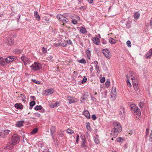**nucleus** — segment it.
<instances>
[{"label": "nucleus", "mask_w": 152, "mask_h": 152, "mask_svg": "<svg viewBox=\"0 0 152 152\" xmlns=\"http://www.w3.org/2000/svg\"><path fill=\"white\" fill-rule=\"evenodd\" d=\"M90 52V50H87L86 51L87 55L88 56V58L89 59H90V56L91 55Z\"/></svg>", "instance_id": "c9c22d12"}, {"label": "nucleus", "mask_w": 152, "mask_h": 152, "mask_svg": "<svg viewBox=\"0 0 152 152\" xmlns=\"http://www.w3.org/2000/svg\"><path fill=\"white\" fill-rule=\"evenodd\" d=\"M15 107L17 109L22 110L23 108V105L20 103H16Z\"/></svg>", "instance_id": "f8f14e48"}, {"label": "nucleus", "mask_w": 152, "mask_h": 152, "mask_svg": "<svg viewBox=\"0 0 152 152\" xmlns=\"http://www.w3.org/2000/svg\"><path fill=\"white\" fill-rule=\"evenodd\" d=\"M139 105L141 108H142L143 107V103L142 102H141L140 103Z\"/></svg>", "instance_id": "69168bd1"}, {"label": "nucleus", "mask_w": 152, "mask_h": 152, "mask_svg": "<svg viewBox=\"0 0 152 152\" xmlns=\"http://www.w3.org/2000/svg\"><path fill=\"white\" fill-rule=\"evenodd\" d=\"M110 84V80L109 79H107V81L105 83V85L107 87H108Z\"/></svg>", "instance_id": "f704fd0d"}, {"label": "nucleus", "mask_w": 152, "mask_h": 152, "mask_svg": "<svg viewBox=\"0 0 152 152\" xmlns=\"http://www.w3.org/2000/svg\"><path fill=\"white\" fill-rule=\"evenodd\" d=\"M53 58V57L50 55L48 57H47L46 58V60L49 61H52Z\"/></svg>", "instance_id": "4c0bfd02"}, {"label": "nucleus", "mask_w": 152, "mask_h": 152, "mask_svg": "<svg viewBox=\"0 0 152 152\" xmlns=\"http://www.w3.org/2000/svg\"><path fill=\"white\" fill-rule=\"evenodd\" d=\"M66 42H67V44L70 45L72 44V42L71 40L70 39L66 41Z\"/></svg>", "instance_id": "13d9d810"}, {"label": "nucleus", "mask_w": 152, "mask_h": 152, "mask_svg": "<svg viewBox=\"0 0 152 152\" xmlns=\"http://www.w3.org/2000/svg\"><path fill=\"white\" fill-rule=\"evenodd\" d=\"M126 82L127 84V86L129 87H131L132 86V85L131 83L129 82V79H127V80H126Z\"/></svg>", "instance_id": "58836bf2"}, {"label": "nucleus", "mask_w": 152, "mask_h": 152, "mask_svg": "<svg viewBox=\"0 0 152 152\" xmlns=\"http://www.w3.org/2000/svg\"><path fill=\"white\" fill-rule=\"evenodd\" d=\"M126 44L128 47H131V43L130 41L128 40L126 42Z\"/></svg>", "instance_id": "09e8293b"}, {"label": "nucleus", "mask_w": 152, "mask_h": 152, "mask_svg": "<svg viewBox=\"0 0 152 152\" xmlns=\"http://www.w3.org/2000/svg\"><path fill=\"white\" fill-rule=\"evenodd\" d=\"M60 103V102H56L54 104H55V106L56 107L58 106H59V104Z\"/></svg>", "instance_id": "052dcab7"}, {"label": "nucleus", "mask_w": 152, "mask_h": 152, "mask_svg": "<svg viewBox=\"0 0 152 152\" xmlns=\"http://www.w3.org/2000/svg\"><path fill=\"white\" fill-rule=\"evenodd\" d=\"M72 22L74 24H76L77 23V20H72Z\"/></svg>", "instance_id": "680f3d73"}, {"label": "nucleus", "mask_w": 152, "mask_h": 152, "mask_svg": "<svg viewBox=\"0 0 152 152\" xmlns=\"http://www.w3.org/2000/svg\"><path fill=\"white\" fill-rule=\"evenodd\" d=\"M87 143V141L86 140H84L82 141L81 146L82 148L85 149L87 147L86 144Z\"/></svg>", "instance_id": "6ab92c4d"}, {"label": "nucleus", "mask_w": 152, "mask_h": 152, "mask_svg": "<svg viewBox=\"0 0 152 152\" xmlns=\"http://www.w3.org/2000/svg\"><path fill=\"white\" fill-rule=\"evenodd\" d=\"M87 98V97H85L84 96L81 97L80 98V100L81 101L82 100H83V101H85L86 100Z\"/></svg>", "instance_id": "4d7b16f0"}, {"label": "nucleus", "mask_w": 152, "mask_h": 152, "mask_svg": "<svg viewBox=\"0 0 152 152\" xmlns=\"http://www.w3.org/2000/svg\"><path fill=\"white\" fill-rule=\"evenodd\" d=\"M58 140H57L54 143V145L55 146L58 147L59 145L58 144Z\"/></svg>", "instance_id": "6e6d98bb"}, {"label": "nucleus", "mask_w": 152, "mask_h": 152, "mask_svg": "<svg viewBox=\"0 0 152 152\" xmlns=\"http://www.w3.org/2000/svg\"><path fill=\"white\" fill-rule=\"evenodd\" d=\"M136 111L135 113H136L135 115L139 116L141 115V112L140 109L138 107L137 110Z\"/></svg>", "instance_id": "c756f323"}, {"label": "nucleus", "mask_w": 152, "mask_h": 152, "mask_svg": "<svg viewBox=\"0 0 152 152\" xmlns=\"http://www.w3.org/2000/svg\"><path fill=\"white\" fill-rule=\"evenodd\" d=\"M12 145H14L18 143L20 140L19 136L16 134H14L11 137Z\"/></svg>", "instance_id": "7ed1b4c3"}, {"label": "nucleus", "mask_w": 152, "mask_h": 152, "mask_svg": "<svg viewBox=\"0 0 152 152\" xmlns=\"http://www.w3.org/2000/svg\"><path fill=\"white\" fill-rule=\"evenodd\" d=\"M34 16L36 19L39 21L40 20V17L38 14V12L37 11H35L34 13Z\"/></svg>", "instance_id": "aec40b11"}, {"label": "nucleus", "mask_w": 152, "mask_h": 152, "mask_svg": "<svg viewBox=\"0 0 152 152\" xmlns=\"http://www.w3.org/2000/svg\"><path fill=\"white\" fill-rule=\"evenodd\" d=\"M80 31L82 34H84L87 32L86 29L85 28L83 27H82L80 28Z\"/></svg>", "instance_id": "bb28decb"}, {"label": "nucleus", "mask_w": 152, "mask_h": 152, "mask_svg": "<svg viewBox=\"0 0 152 152\" xmlns=\"http://www.w3.org/2000/svg\"><path fill=\"white\" fill-rule=\"evenodd\" d=\"M6 62L5 61L4 58L1 57H0V64L3 66H6Z\"/></svg>", "instance_id": "4468645a"}, {"label": "nucleus", "mask_w": 152, "mask_h": 152, "mask_svg": "<svg viewBox=\"0 0 152 152\" xmlns=\"http://www.w3.org/2000/svg\"><path fill=\"white\" fill-rule=\"evenodd\" d=\"M16 35L14 34L11 35L7 39V43L9 45H12L14 43V39L16 37Z\"/></svg>", "instance_id": "39448f33"}, {"label": "nucleus", "mask_w": 152, "mask_h": 152, "mask_svg": "<svg viewBox=\"0 0 152 152\" xmlns=\"http://www.w3.org/2000/svg\"><path fill=\"white\" fill-rule=\"evenodd\" d=\"M87 79L86 76H84L82 81L81 83H85L87 80Z\"/></svg>", "instance_id": "ea45409f"}, {"label": "nucleus", "mask_w": 152, "mask_h": 152, "mask_svg": "<svg viewBox=\"0 0 152 152\" xmlns=\"http://www.w3.org/2000/svg\"><path fill=\"white\" fill-rule=\"evenodd\" d=\"M110 135H111V137H113L114 138H115L117 136L115 135V134L114 133H113V132H112L110 134Z\"/></svg>", "instance_id": "e2e57ef3"}, {"label": "nucleus", "mask_w": 152, "mask_h": 152, "mask_svg": "<svg viewBox=\"0 0 152 152\" xmlns=\"http://www.w3.org/2000/svg\"><path fill=\"white\" fill-rule=\"evenodd\" d=\"M36 104V102L34 101H33L30 102L29 104L30 106H34Z\"/></svg>", "instance_id": "a19ab883"}, {"label": "nucleus", "mask_w": 152, "mask_h": 152, "mask_svg": "<svg viewBox=\"0 0 152 152\" xmlns=\"http://www.w3.org/2000/svg\"><path fill=\"white\" fill-rule=\"evenodd\" d=\"M67 99L69 101V103L70 104L77 102V100L76 99H75L73 97L70 96L68 97Z\"/></svg>", "instance_id": "1a4fd4ad"}, {"label": "nucleus", "mask_w": 152, "mask_h": 152, "mask_svg": "<svg viewBox=\"0 0 152 152\" xmlns=\"http://www.w3.org/2000/svg\"><path fill=\"white\" fill-rule=\"evenodd\" d=\"M105 80L104 77H103L100 80V82L101 83H103L104 82Z\"/></svg>", "instance_id": "864d4df0"}, {"label": "nucleus", "mask_w": 152, "mask_h": 152, "mask_svg": "<svg viewBox=\"0 0 152 152\" xmlns=\"http://www.w3.org/2000/svg\"><path fill=\"white\" fill-rule=\"evenodd\" d=\"M5 136L4 134V132H0V136L1 137H3Z\"/></svg>", "instance_id": "338daca9"}, {"label": "nucleus", "mask_w": 152, "mask_h": 152, "mask_svg": "<svg viewBox=\"0 0 152 152\" xmlns=\"http://www.w3.org/2000/svg\"><path fill=\"white\" fill-rule=\"evenodd\" d=\"M5 136L8 134L10 132V131L8 129H5L4 131Z\"/></svg>", "instance_id": "e433bc0d"}, {"label": "nucleus", "mask_w": 152, "mask_h": 152, "mask_svg": "<svg viewBox=\"0 0 152 152\" xmlns=\"http://www.w3.org/2000/svg\"><path fill=\"white\" fill-rule=\"evenodd\" d=\"M94 141L97 144H99V136L97 134L95 135L94 137Z\"/></svg>", "instance_id": "f3484780"}, {"label": "nucleus", "mask_w": 152, "mask_h": 152, "mask_svg": "<svg viewBox=\"0 0 152 152\" xmlns=\"http://www.w3.org/2000/svg\"><path fill=\"white\" fill-rule=\"evenodd\" d=\"M20 97L23 101H26V98L25 95L22 94H20Z\"/></svg>", "instance_id": "473e14b6"}, {"label": "nucleus", "mask_w": 152, "mask_h": 152, "mask_svg": "<svg viewBox=\"0 0 152 152\" xmlns=\"http://www.w3.org/2000/svg\"><path fill=\"white\" fill-rule=\"evenodd\" d=\"M16 58V57L15 56H10L6 58L5 60L6 63H9L15 60Z\"/></svg>", "instance_id": "6e6552de"}, {"label": "nucleus", "mask_w": 152, "mask_h": 152, "mask_svg": "<svg viewBox=\"0 0 152 152\" xmlns=\"http://www.w3.org/2000/svg\"><path fill=\"white\" fill-rule=\"evenodd\" d=\"M102 52L107 59H110L111 57L110 53L107 49H104L102 50Z\"/></svg>", "instance_id": "0eeeda50"}, {"label": "nucleus", "mask_w": 152, "mask_h": 152, "mask_svg": "<svg viewBox=\"0 0 152 152\" xmlns=\"http://www.w3.org/2000/svg\"><path fill=\"white\" fill-rule=\"evenodd\" d=\"M91 99L92 101L93 102H96V98L93 96L92 95H91Z\"/></svg>", "instance_id": "79ce46f5"}, {"label": "nucleus", "mask_w": 152, "mask_h": 152, "mask_svg": "<svg viewBox=\"0 0 152 152\" xmlns=\"http://www.w3.org/2000/svg\"><path fill=\"white\" fill-rule=\"evenodd\" d=\"M140 16V14L138 12H136L134 14V18L135 19H137Z\"/></svg>", "instance_id": "7c9ffc66"}, {"label": "nucleus", "mask_w": 152, "mask_h": 152, "mask_svg": "<svg viewBox=\"0 0 152 152\" xmlns=\"http://www.w3.org/2000/svg\"><path fill=\"white\" fill-rule=\"evenodd\" d=\"M45 93H47L46 95H50L53 94V91L52 89H49L48 90H46L45 91Z\"/></svg>", "instance_id": "412c9836"}, {"label": "nucleus", "mask_w": 152, "mask_h": 152, "mask_svg": "<svg viewBox=\"0 0 152 152\" xmlns=\"http://www.w3.org/2000/svg\"><path fill=\"white\" fill-rule=\"evenodd\" d=\"M123 140H124L121 137H119L116 139L115 142H122Z\"/></svg>", "instance_id": "2f4dec72"}, {"label": "nucleus", "mask_w": 152, "mask_h": 152, "mask_svg": "<svg viewBox=\"0 0 152 152\" xmlns=\"http://www.w3.org/2000/svg\"><path fill=\"white\" fill-rule=\"evenodd\" d=\"M21 60L23 62H24L27 60V58L25 56H23L21 58Z\"/></svg>", "instance_id": "37998d69"}, {"label": "nucleus", "mask_w": 152, "mask_h": 152, "mask_svg": "<svg viewBox=\"0 0 152 152\" xmlns=\"http://www.w3.org/2000/svg\"><path fill=\"white\" fill-rule=\"evenodd\" d=\"M109 42L111 44H114L116 42V40L115 39H114L110 37L109 39Z\"/></svg>", "instance_id": "5701e85b"}, {"label": "nucleus", "mask_w": 152, "mask_h": 152, "mask_svg": "<svg viewBox=\"0 0 152 152\" xmlns=\"http://www.w3.org/2000/svg\"><path fill=\"white\" fill-rule=\"evenodd\" d=\"M95 67L96 71H97V72H98L99 71V67L98 65H95Z\"/></svg>", "instance_id": "0e129e2a"}, {"label": "nucleus", "mask_w": 152, "mask_h": 152, "mask_svg": "<svg viewBox=\"0 0 152 152\" xmlns=\"http://www.w3.org/2000/svg\"><path fill=\"white\" fill-rule=\"evenodd\" d=\"M130 107L132 110V113H135L138 108L135 104H131L130 106Z\"/></svg>", "instance_id": "9d476101"}, {"label": "nucleus", "mask_w": 152, "mask_h": 152, "mask_svg": "<svg viewBox=\"0 0 152 152\" xmlns=\"http://www.w3.org/2000/svg\"><path fill=\"white\" fill-rule=\"evenodd\" d=\"M150 138L149 139V140L151 142H152V134H150Z\"/></svg>", "instance_id": "774afa93"}, {"label": "nucleus", "mask_w": 152, "mask_h": 152, "mask_svg": "<svg viewBox=\"0 0 152 152\" xmlns=\"http://www.w3.org/2000/svg\"><path fill=\"white\" fill-rule=\"evenodd\" d=\"M30 67L31 69L34 71L39 70L42 68V64L38 62H35Z\"/></svg>", "instance_id": "f03ea898"}, {"label": "nucleus", "mask_w": 152, "mask_h": 152, "mask_svg": "<svg viewBox=\"0 0 152 152\" xmlns=\"http://www.w3.org/2000/svg\"><path fill=\"white\" fill-rule=\"evenodd\" d=\"M86 127L87 129L88 130L91 131V127L90 126V123L89 122H87L86 124Z\"/></svg>", "instance_id": "cd10ccee"}, {"label": "nucleus", "mask_w": 152, "mask_h": 152, "mask_svg": "<svg viewBox=\"0 0 152 152\" xmlns=\"http://www.w3.org/2000/svg\"><path fill=\"white\" fill-rule=\"evenodd\" d=\"M56 128L54 126H52L50 129V135L54 134L56 132Z\"/></svg>", "instance_id": "a211bd4d"}, {"label": "nucleus", "mask_w": 152, "mask_h": 152, "mask_svg": "<svg viewBox=\"0 0 152 152\" xmlns=\"http://www.w3.org/2000/svg\"><path fill=\"white\" fill-rule=\"evenodd\" d=\"M78 62L81 64H85L86 63V61L84 58H82L80 60H78Z\"/></svg>", "instance_id": "c85d7f7f"}, {"label": "nucleus", "mask_w": 152, "mask_h": 152, "mask_svg": "<svg viewBox=\"0 0 152 152\" xmlns=\"http://www.w3.org/2000/svg\"><path fill=\"white\" fill-rule=\"evenodd\" d=\"M102 98H104L107 97V91L105 90L101 93Z\"/></svg>", "instance_id": "b1692460"}, {"label": "nucleus", "mask_w": 152, "mask_h": 152, "mask_svg": "<svg viewBox=\"0 0 152 152\" xmlns=\"http://www.w3.org/2000/svg\"><path fill=\"white\" fill-rule=\"evenodd\" d=\"M131 22L129 20H128L126 22V28L129 29L131 27Z\"/></svg>", "instance_id": "4be33fe9"}, {"label": "nucleus", "mask_w": 152, "mask_h": 152, "mask_svg": "<svg viewBox=\"0 0 152 152\" xmlns=\"http://www.w3.org/2000/svg\"><path fill=\"white\" fill-rule=\"evenodd\" d=\"M42 50L43 54H45L47 52L46 48L44 47L42 48Z\"/></svg>", "instance_id": "8fccbe9b"}, {"label": "nucleus", "mask_w": 152, "mask_h": 152, "mask_svg": "<svg viewBox=\"0 0 152 152\" xmlns=\"http://www.w3.org/2000/svg\"><path fill=\"white\" fill-rule=\"evenodd\" d=\"M133 86L134 87L135 86L136 87L134 88V89L135 90H136L137 91L138 89V87L137 85V84L136 83H135L134 84H133Z\"/></svg>", "instance_id": "603ef678"}, {"label": "nucleus", "mask_w": 152, "mask_h": 152, "mask_svg": "<svg viewBox=\"0 0 152 152\" xmlns=\"http://www.w3.org/2000/svg\"><path fill=\"white\" fill-rule=\"evenodd\" d=\"M91 118L92 120H95L97 118V117H96V115L94 114H93L92 115Z\"/></svg>", "instance_id": "3c124183"}, {"label": "nucleus", "mask_w": 152, "mask_h": 152, "mask_svg": "<svg viewBox=\"0 0 152 152\" xmlns=\"http://www.w3.org/2000/svg\"><path fill=\"white\" fill-rule=\"evenodd\" d=\"M25 123L23 121H18L15 124L16 126L17 127H20L23 126V124Z\"/></svg>", "instance_id": "ddd939ff"}, {"label": "nucleus", "mask_w": 152, "mask_h": 152, "mask_svg": "<svg viewBox=\"0 0 152 152\" xmlns=\"http://www.w3.org/2000/svg\"><path fill=\"white\" fill-rule=\"evenodd\" d=\"M32 81L34 83L39 84H40V82L39 81H37V80H32Z\"/></svg>", "instance_id": "c03bdc74"}, {"label": "nucleus", "mask_w": 152, "mask_h": 152, "mask_svg": "<svg viewBox=\"0 0 152 152\" xmlns=\"http://www.w3.org/2000/svg\"><path fill=\"white\" fill-rule=\"evenodd\" d=\"M67 133H69L70 134H72L74 133V131L71 129H68L67 130Z\"/></svg>", "instance_id": "72a5a7b5"}, {"label": "nucleus", "mask_w": 152, "mask_h": 152, "mask_svg": "<svg viewBox=\"0 0 152 152\" xmlns=\"http://www.w3.org/2000/svg\"><path fill=\"white\" fill-rule=\"evenodd\" d=\"M113 125L114 128L112 130L111 132L115 134V136H117L118 132H121V127L120 124L118 122L114 123Z\"/></svg>", "instance_id": "f257e3e1"}, {"label": "nucleus", "mask_w": 152, "mask_h": 152, "mask_svg": "<svg viewBox=\"0 0 152 152\" xmlns=\"http://www.w3.org/2000/svg\"><path fill=\"white\" fill-rule=\"evenodd\" d=\"M38 131V129L37 128H34L32 129L31 132V134H34L36 133Z\"/></svg>", "instance_id": "a878e982"}, {"label": "nucleus", "mask_w": 152, "mask_h": 152, "mask_svg": "<svg viewBox=\"0 0 152 152\" xmlns=\"http://www.w3.org/2000/svg\"><path fill=\"white\" fill-rule=\"evenodd\" d=\"M34 109L36 110L39 111L42 109V107L41 105H37L35 107Z\"/></svg>", "instance_id": "393cba45"}, {"label": "nucleus", "mask_w": 152, "mask_h": 152, "mask_svg": "<svg viewBox=\"0 0 152 152\" xmlns=\"http://www.w3.org/2000/svg\"><path fill=\"white\" fill-rule=\"evenodd\" d=\"M101 42L102 44L104 45L107 44V42L106 40L104 38H102L101 39Z\"/></svg>", "instance_id": "a18cd8bd"}, {"label": "nucleus", "mask_w": 152, "mask_h": 152, "mask_svg": "<svg viewBox=\"0 0 152 152\" xmlns=\"http://www.w3.org/2000/svg\"><path fill=\"white\" fill-rule=\"evenodd\" d=\"M83 114L87 118L89 119L90 118V115L89 111L86 110H84L83 113Z\"/></svg>", "instance_id": "9b49d317"}, {"label": "nucleus", "mask_w": 152, "mask_h": 152, "mask_svg": "<svg viewBox=\"0 0 152 152\" xmlns=\"http://www.w3.org/2000/svg\"><path fill=\"white\" fill-rule=\"evenodd\" d=\"M34 115L35 117H39L41 115L38 113H34Z\"/></svg>", "instance_id": "49530a36"}, {"label": "nucleus", "mask_w": 152, "mask_h": 152, "mask_svg": "<svg viewBox=\"0 0 152 152\" xmlns=\"http://www.w3.org/2000/svg\"><path fill=\"white\" fill-rule=\"evenodd\" d=\"M56 18L63 23L61 24L62 26L64 25V24L68 23L69 21L66 17L61 14L57 15Z\"/></svg>", "instance_id": "20e7f679"}, {"label": "nucleus", "mask_w": 152, "mask_h": 152, "mask_svg": "<svg viewBox=\"0 0 152 152\" xmlns=\"http://www.w3.org/2000/svg\"><path fill=\"white\" fill-rule=\"evenodd\" d=\"M94 43L98 45L100 43V40L97 37H94L92 39Z\"/></svg>", "instance_id": "2eb2a0df"}, {"label": "nucleus", "mask_w": 152, "mask_h": 152, "mask_svg": "<svg viewBox=\"0 0 152 152\" xmlns=\"http://www.w3.org/2000/svg\"><path fill=\"white\" fill-rule=\"evenodd\" d=\"M80 137L82 140V141L84 140H86L85 139V137L84 135H81L80 136Z\"/></svg>", "instance_id": "5fc2aeb1"}, {"label": "nucleus", "mask_w": 152, "mask_h": 152, "mask_svg": "<svg viewBox=\"0 0 152 152\" xmlns=\"http://www.w3.org/2000/svg\"><path fill=\"white\" fill-rule=\"evenodd\" d=\"M151 56L152 57V49L149 50L146 54V58H149Z\"/></svg>", "instance_id": "dca6fc26"}, {"label": "nucleus", "mask_w": 152, "mask_h": 152, "mask_svg": "<svg viewBox=\"0 0 152 152\" xmlns=\"http://www.w3.org/2000/svg\"><path fill=\"white\" fill-rule=\"evenodd\" d=\"M79 139V136L78 134H77L76 136V142L77 143L78 142Z\"/></svg>", "instance_id": "bf43d9fd"}, {"label": "nucleus", "mask_w": 152, "mask_h": 152, "mask_svg": "<svg viewBox=\"0 0 152 152\" xmlns=\"http://www.w3.org/2000/svg\"><path fill=\"white\" fill-rule=\"evenodd\" d=\"M119 115L121 119L124 120L125 116V112L124 108L121 107L119 110Z\"/></svg>", "instance_id": "423d86ee"}, {"label": "nucleus", "mask_w": 152, "mask_h": 152, "mask_svg": "<svg viewBox=\"0 0 152 152\" xmlns=\"http://www.w3.org/2000/svg\"><path fill=\"white\" fill-rule=\"evenodd\" d=\"M149 129L148 128H147L146 129V135H145L146 138H147L148 137V136L149 133Z\"/></svg>", "instance_id": "de8ad7c7"}]
</instances>
